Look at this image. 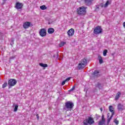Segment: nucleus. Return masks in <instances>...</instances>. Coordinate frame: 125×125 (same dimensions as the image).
<instances>
[{"instance_id": "obj_1", "label": "nucleus", "mask_w": 125, "mask_h": 125, "mask_svg": "<svg viewBox=\"0 0 125 125\" xmlns=\"http://www.w3.org/2000/svg\"><path fill=\"white\" fill-rule=\"evenodd\" d=\"M77 12L78 15L83 16L86 14V7H80L77 9Z\"/></svg>"}, {"instance_id": "obj_2", "label": "nucleus", "mask_w": 125, "mask_h": 125, "mask_svg": "<svg viewBox=\"0 0 125 125\" xmlns=\"http://www.w3.org/2000/svg\"><path fill=\"white\" fill-rule=\"evenodd\" d=\"M87 63V60L86 59H83L79 63L77 68L79 70L83 69V68H84V67L86 66Z\"/></svg>"}, {"instance_id": "obj_3", "label": "nucleus", "mask_w": 125, "mask_h": 125, "mask_svg": "<svg viewBox=\"0 0 125 125\" xmlns=\"http://www.w3.org/2000/svg\"><path fill=\"white\" fill-rule=\"evenodd\" d=\"M73 107H74V104L71 102H67L65 103L64 110L66 111H71L73 109Z\"/></svg>"}, {"instance_id": "obj_4", "label": "nucleus", "mask_w": 125, "mask_h": 125, "mask_svg": "<svg viewBox=\"0 0 125 125\" xmlns=\"http://www.w3.org/2000/svg\"><path fill=\"white\" fill-rule=\"evenodd\" d=\"M83 123L84 125H87V124L93 125V124H94V120L92 117H88L87 119H85Z\"/></svg>"}, {"instance_id": "obj_5", "label": "nucleus", "mask_w": 125, "mask_h": 125, "mask_svg": "<svg viewBox=\"0 0 125 125\" xmlns=\"http://www.w3.org/2000/svg\"><path fill=\"white\" fill-rule=\"evenodd\" d=\"M102 31L103 29L101 26H96L94 29V34H95V35H99L102 33Z\"/></svg>"}, {"instance_id": "obj_6", "label": "nucleus", "mask_w": 125, "mask_h": 125, "mask_svg": "<svg viewBox=\"0 0 125 125\" xmlns=\"http://www.w3.org/2000/svg\"><path fill=\"white\" fill-rule=\"evenodd\" d=\"M39 35L41 37H43L46 36V29L45 28H42L39 31Z\"/></svg>"}, {"instance_id": "obj_7", "label": "nucleus", "mask_w": 125, "mask_h": 125, "mask_svg": "<svg viewBox=\"0 0 125 125\" xmlns=\"http://www.w3.org/2000/svg\"><path fill=\"white\" fill-rule=\"evenodd\" d=\"M17 83V81L15 79H10L8 81L9 86H14Z\"/></svg>"}, {"instance_id": "obj_8", "label": "nucleus", "mask_w": 125, "mask_h": 125, "mask_svg": "<svg viewBox=\"0 0 125 125\" xmlns=\"http://www.w3.org/2000/svg\"><path fill=\"white\" fill-rule=\"evenodd\" d=\"M23 5L24 4H23V3L20 2H17L15 7L16 8V9H22Z\"/></svg>"}, {"instance_id": "obj_9", "label": "nucleus", "mask_w": 125, "mask_h": 125, "mask_svg": "<svg viewBox=\"0 0 125 125\" xmlns=\"http://www.w3.org/2000/svg\"><path fill=\"white\" fill-rule=\"evenodd\" d=\"M109 110L110 111V112H111L112 113L111 115L110 116V119H109V122H110V121H111V120H112V118H113V116H114V108L113 107V106L112 105H110L109 106Z\"/></svg>"}, {"instance_id": "obj_10", "label": "nucleus", "mask_w": 125, "mask_h": 125, "mask_svg": "<svg viewBox=\"0 0 125 125\" xmlns=\"http://www.w3.org/2000/svg\"><path fill=\"white\" fill-rule=\"evenodd\" d=\"M74 34H75V31L73 28L69 29L67 31V35L68 37H72V36H74Z\"/></svg>"}, {"instance_id": "obj_11", "label": "nucleus", "mask_w": 125, "mask_h": 125, "mask_svg": "<svg viewBox=\"0 0 125 125\" xmlns=\"http://www.w3.org/2000/svg\"><path fill=\"white\" fill-rule=\"evenodd\" d=\"M29 27H31V22L29 21H26L23 23V27L24 29H28Z\"/></svg>"}, {"instance_id": "obj_12", "label": "nucleus", "mask_w": 125, "mask_h": 125, "mask_svg": "<svg viewBox=\"0 0 125 125\" xmlns=\"http://www.w3.org/2000/svg\"><path fill=\"white\" fill-rule=\"evenodd\" d=\"M118 109L119 111H123V110H125V107L123 104H119L118 105Z\"/></svg>"}, {"instance_id": "obj_13", "label": "nucleus", "mask_w": 125, "mask_h": 125, "mask_svg": "<svg viewBox=\"0 0 125 125\" xmlns=\"http://www.w3.org/2000/svg\"><path fill=\"white\" fill-rule=\"evenodd\" d=\"M70 80H71V77H69V78H67L66 79V80H64L62 83V85H64V84H65V83H67V82H69V81H70Z\"/></svg>"}, {"instance_id": "obj_14", "label": "nucleus", "mask_w": 125, "mask_h": 125, "mask_svg": "<svg viewBox=\"0 0 125 125\" xmlns=\"http://www.w3.org/2000/svg\"><path fill=\"white\" fill-rule=\"evenodd\" d=\"M48 34H53L54 33V29L53 28H49L48 29Z\"/></svg>"}, {"instance_id": "obj_15", "label": "nucleus", "mask_w": 125, "mask_h": 125, "mask_svg": "<svg viewBox=\"0 0 125 125\" xmlns=\"http://www.w3.org/2000/svg\"><path fill=\"white\" fill-rule=\"evenodd\" d=\"M98 59L100 64H102V63H103V58L100 56H99Z\"/></svg>"}, {"instance_id": "obj_16", "label": "nucleus", "mask_w": 125, "mask_h": 125, "mask_svg": "<svg viewBox=\"0 0 125 125\" xmlns=\"http://www.w3.org/2000/svg\"><path fill=\"white\" fill-rule=\"evenodd\" d=\"M109 4H111V0H108L105 3V4L104 5V7H107L108 5H109Z\"/></svg>"}, {"instance_id": "obj_17", "label": "nucleus", "mask_w": 125, "mask_h": 125, "mask_svg": "<svg viewBox=\"0 0 125 125\" xmlns=\"http://www.w3.org/2000/svg\"><path fill=\"white\" fill-rule=\"evenodd\" d=\"M120 96H121V92H118L115 97V100H118L120 98Z\"/></svg>"}, {"instance_id": "obj_18", "label": "nucleus", "mask_w": 125, "mask_h": 125, "mask_svg": "<svg viewBox=\"0 0 125 125\" xmlns=\"http://www.w3.org/2000/svg\"><path fill=\"white\" fill-rule=\"evenodd\" d=\"M107 53H108V50L107 49L104 50L103 53L104 56H106Z\"/></svg>"}, {"instance_id": "obj_19", "label": "nucleus", "mask_w": 125, "mask_h": 125, "mask_svg": "<svg viewBox=\"0 0 125 125\" xmlns=\"http://www.w3.org/2000/svg\"><path fill=\"white\" fill-rule=\"evenodd\" d=\"M39 65L41 67H43L44 68H46V67H47V64L40 63H39Z\"/></svg>"}, {"instance_id": "obj_20", "label": "nucleus", "mask_w": 125, "mask_h": 125, "mask_svg": "<svg viewBox=\"0 0 125 125\" xmlns=\"http://www.w3.org/2000/svg\"><path fill=\"white\" fill-rule=\"evenodd\" d=\"M40 8H41V9H42V10H45V9H46V8H47V7H46V6H45V5H42V6H40Z\"/></svg>"}, {"instance_id": "obj_21", "label": "nucleus", "mask_w": 125, "mask_h": 125, "mask_svg": "<svg viewBox=\"0 0 125 125\" xmlns=\"http://www.w3.org/2000/svg\"><path fill=\"white\" fill-rule=\"evenodd\" d=\"M18 110V105L16 104L15 105V108H14V112H17V110Z\"/></svg>"}, {"instance_id": "obj_22", "label": "nucleus", "mask_w": 125, "mask_h": 125, "mask_svg": "<svg viewBox=\"0 0 125 125\" xmlns=\"http://www.w3.org/2000/svg\"><path fill=\"white\" fill-rule=\"evenodd\" d=\"M85 2H87V3L90 4L92 1H93V0H84Z\"/></svg>"}, {"instance_id": "obj_23", "label": "nucleus", "mask_w": 125, "mask_h": 125, "mask_svg": "<svg viewBox=\"0 0 125 125\" xmlns=\"http://www.w3.org/2000/svg\"><path fill=\"white\" fill-rule=\"evenodd\" d=\"M99 73V71H98V70H96L94 72V75L95 76H98V73Z\"/></svg>"}, {"instance_id": "obj_24", "label": "nucleus", "mask_w": 125, "mask_h": 125, "mask_svg": "<svg viewBox=\"0 0 125 125\" xmlns=\"http://www.w3.org/2000/svg\"><path fill=\"white\" fill-rule=\"evenodd\" d=\"M65 43H66L65 42H61V43L59 44L60 47H62V46H63V45H64Z\"/></svg>"}, {"instance_id": "obj_25", "label": "nucleus", "mask_w": 125, "mask_h": 125, "mask_svg": "<svg viewBox=\"0 0 125 125\" xmlns=\"http://www.w3.org/2000/svg\"><path fill=\"white\" fill-rule=\"evenodd\" d=\"M104 123H105V121L102 120L101 121H100V122L99 123V125H104Z\"/></svg>"}, {"instance_id": "obj_26", "label": "nucleus", "mask_w": 125, "mask_h": 125, "mask_svg": "<svg viewBox=\"0 0 125 125\" xmlns=\"http://www.w3.org/2000/svg\"><path fill=\"white\" fill-rule=\"evenodd\" d=\"M7 86V83H5L2 85V88H5V87H6Z\"/></svg>"}, {"instance_id": "obj_27", "label": "nucleus", "mask_w": 125, "mask_h": 125, "mask_svg": "<svg viewBox=\"0 0 125 125\" xmlns=\"http://www.w3.org/2000/svg\"><path fill=\"white\" fill-rule=\"evenodd\" d=\"M107 119H108V123H110L109 120H110V113L107 114Z\"/></svg>"}, {"instance_id": "obj_28", "label": "nucleus", "mask_w": 125, "mask_h": 125, "mask_svg": "<svg viewBox=\"0 0 125 125\" xmlns=\"http://www.w3.org/2000/svg\"><path fill=\"white\" fill-rule=\"evenodd\" d=\"M114 123H115L116 125H119V121H118L117 119L114 120Z\"/></svg>"}, {"instance_id": "obj_29", "label": "nucleus", "mask_w": 125, "mask_h": 125, "mask_svg": "<svg viewBox=\"0 0 125 125\" xmlns=\"http://www.w3.org/2000/svg\"><path fill=\"white\" fill-rule=\"evenodd\" d=\"M102 121H104L105 122V118H104V115H103L102 116Z\"/></svg>"}, {"instance_id": "obj_30", "label": "nucleus", "mask_w": 125, "mask_h": 125, "mask_svg": "<svg viewBox=\"0 0 125 125\" xmlns=\"http://www.w3.org/2000/svg\"><path fill=\"white\" fill-rule=\"evenodd\" d=\"M75 86H73L72 88L70 90V91H72V90H74V89H75Z\"/></svg>"}, {"instance_id": "obj_31", "label": "nucleus", "mask_w": 125, "mask_h": 125, "mask_svg": "<svg viewBox=\"0 0 125 125\" xmlns=\"http://www.w3.org/2000/svg\"><path fill=\"white\" fill-rule=\"evenodd\" d=\"M123 27L125 28V22L123 23Z\"/></svg>"}, {"instance_id": "obj_32", "label": "nucleus", "mask_w": 125, "mask_h": 125, "mask_svg": "<svg viewBox=\"0 0 125 125\" xmlns=\"http://www.w3.org/2000/svg\"><path fill=\"white\" fill-rule=\"evenodd\" d=\"M37 119H39V115H37Z\"/></svg>"}, {"instance_id": "obj_33", "label": "nucleus", "mask_w": 125, "mask_h": 125, "mask_svg": "<svg viewBox=\"0 0 125 125\" xmlns=\"http://www.w3.org/2000/svg\"><path fill=\"white\" fill-rule=\"evenodd\" d=\"M5 1V0H4Z\"/></svg>"}]
</instances>
